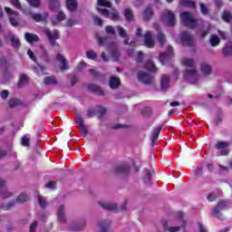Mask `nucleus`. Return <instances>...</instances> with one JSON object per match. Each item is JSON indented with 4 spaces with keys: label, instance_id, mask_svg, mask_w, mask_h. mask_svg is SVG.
<instances>
[{
    "label": "nucleus",
    "instance_id": "f257e3e1",
    "mask_svg": "<svg viewBox=\"0 0 232 232\" xmlns=\"http://www.w3.org/2000/svg\"><path fill=\"white\" fill-rule=\"evenodd\" d=\"M180 19H181V23L182 24H184V26H186L187 28H189L190 30H193V28H197V19H195V17H193V14L191 13H182L180 14Z\"/></svg>",
    "mask_w": 232,
    "mask_h": 232
},
{
    "label": "nucleus",
    "instance_id": "f03ea898",
    "mask_svg": "<svg viewBox=\"0 0 232 232\" xmlns=\"http://www.w3.org/2000/svg\"><path fill=\"white\" fill-rule=\"evenodd\" d=\"M4 10L8 16L11 26L17 28V26H19V21H21V18L19 17V12L14 11L8 6L4 7Z\"/></svg>",
    "mask_w": 232,
    "mask_h": 232
},
{
    "label": "nucleus",
    "instance_id": "7ed1b4c3",
    "mask_svg": "<svg viewBox=\"0 0 232 232\" xmlns=\"http://www.w3.org/2000/svg\"><path fill=\"white\" fill-rule=\"evenodd\" d=\"M229 208V202L227 200H219L216 208L212 210V215L218 220H224V215L220 211H224Z\"/></svg>",
    "mask_w": 232,
    "mask_h": 232
},
{
    "label": "nucleus",
    "instance_id": "20e7f679",
    "mask_svg": "<svg viewBox=\"0 0 232 232\" xmlns=\"http://www.w3.org/2000/svg\"><path fill=\"white\" fill-rule=\"evenodd\" d=\"M43 32L46 35L51 46H59V44H57V39H61L59 30H54L52 32L48 27H44Z\"/></svg>",
    "mask_w": 232,
    "mask_h": 232
},
{
    "label": "nucleus",
    "instance_id": "39448f33",
    "mask_svg": "<svg viewBox=\"0 0 232 232\" xmlns=\"http://www.w3.org/2000/svg\"><path fill=\"white\" fill-rule=\"evenodd\" d=\"M97 12L102 14L103 17L107 19H111V21H119L121 19V15L119 14V11L116 9H112L111 11L109 9H104L101 7H96Z\"/></svg>",
    "mask_w": 232,
    "mask_h": 232
},
{
    "label": "nucleus",
    "instance_id": "423d86ee",
    "mask_svg": "<svg viewBox=\"0 0 232 232\" xmlns=\"http://www.w3.org/2000/svg\"><path fill=\"white\" fill-rule=\"evenodd\" d=\"M96 109L97 110H89L87 111V117L89 119H92V117H95V115H97L98 119L101 120L102 117H104V115H106V111H108L106 107H102L101 105H97Z\"/></svg>",
    "mask_w": 232,
    "mask_h": 232
},
{
    "label": "nucleus",
    "instance_id": "0eeeda50",
    "mask_svg": "<svg viewBox=\"0 0 232 232\" xmlns=\"http://www.w3.org/2000/svg\"><path fill=\"white\" fill-rule=\"evenodd\" d=\"M161 18L164 19L168 26H175V24H177V17L169 9L164 11Z\"/></svg>",
    "mask_w": 232,
    "mask_h": 232
},
{
    "label": "nucleus",
    "instance_id": "6e6552de",
    "mask_svg": "<svg viewBox=\"0 0 232 232\" xmlns=\"http://www.w3.org/2000/svg\"><path fill=\"white\" fill-rule=\"evenodd\" d=\"M180 41L183 44V46H193L194 40L193 35L189 34L188 31H184L180 34Z\"/></svg>",
    "mask_w": 232,
    "mask_h": 232
},
{
    "label": "nucleus",
    "instance_id": "1a4fd4ad",
    "mask_svg": "<svg viewBox=\"0 0 232 232\" xmlns=\"http://www.w3.org/2000/svg\"><path fill=\"white\" fill-rule=\"evenodd\" d=\"M229 146H231V143L229 141L218 140L215 144L216 150H221L220 153L222 156L229 155V150H227Z\"/></svg>",
    "mask_w": 232,
    "mask_h": 232
},
{
    "label": "nucleus",
    "instance_id": "9d476101",
    "mask_svg": "<svg viewBox=\"0 0 232 232\" xmlns=\"http://www.w3.org/2000/svg\"><path fill=\"white\" fill-rule=\"evenodd\" d=\"M183 79H185L188 82H195L197 81V69H187L183 72Z\"/></svg>",
    "mask_w": 232,
    "mask_h": 232
},
{
    "label": "nucleus",
    "instance_id": "9b49d317",
    "mask_svg": "<svg viewBox=\"0 0 232 232\" xmlns=\"http://www.w3.org/2000/svg\"><path fill=\"white\" fill-rule=\"evenodd\" d=\"M138 80L143 84H151L153 82V76L144 71L138 72Z\"/></svg>",
    "mask_w": 232,
    "mask_h": 232
},
{
    "label": "nucleus",
    "instance_id": "f8f14e48",
    "mask_svg": "<svg viewBox=\"0 0 232 232\" xmlns=\"http://www.w3.org/2000/svg\"><path fill=\"white\" fill-rule=\"evenodd\" d=\"M173 57V47L169 45L168 47V53H163L160 54V62L161 64H168L169 61H171V58Z\"/></svg>",
    "mask_w": 232,
    "mask_h": 232
},
{
    "label": "nucleus",
    "instance_id": "ddd939ff",
    "mask_svg": "<svg viewBox=\"0 0 232 232\" xmlns=\"http://www.w3.org/2000/svg\"><path fill=\"white\" fill-rule=\"evenodd\" d=\"M144 45L147 48H155V41L153 40V34L150 31H146L143 34Z\"/></svg>",
    "mask_w": 232,
    "mask_h": 232
},
{
    "label": "nucleus",
    "instance_id": "4468645a",
    "mask_svg": "<svg viewBox=\"0 0 232 232\" xmlns=\"http://www.w3.org/2000/svg\"><path fill=\"white\" fill-rule=\"evenodd\" d=\"M89 92H92V93H96V95H100V97H104V90L101 88V86L91 83L87 86Z\"/></svg>",
    "mask_w": 232,
    "mask_h": 232
},
{
    "label": "nucleus",
    "instance_id": "2eb2a0df",
    "mask_svg": "<svg viewBox=\"0 0 232 232\" xmlns=\"http://www.w3.org/2000/svg\"><path fill=\"white\" fill-rule=\"evenodd\" d=\"M76 124L80 126V133L82 137H86L88 135V128L84 124V119L82 117L76 118Z\"/></svg>",
    "mask_w": 232,
    "mask_h": 232
},
{
    "label": "nucleus",
    "instance_id": "dca6fc26",
    "mask_svg": "<svg viewBox=\"0 0 232 232\" xmlns=\"http://www.w3.org/2000/svg\"><path fill=\"white\" fill-rule=\"evenodd\" d=\"M114 173H121V175H128L130 173V164L121 163L115 169Z\"/></svg>",
    "mask_w": 232,
    "mask_h": 232
},
{
    "label": "nucleus",
    "instance_id": "f3484780",
    "mask_svg": "<svg viewBox=\"0 0 232 232\" xmlns=\"http://www.w3.org/2000/svg\"><path fill=\"white\" fill-rule=\"evenodd\" d=\"M109 86L111 90H119V88H121V78L111 76L109 81Z\"/></svg>",
    "mask_w": 232,
    "mask_h": 232
},
{
    "label": "nucleus",
    "instance_id": "a211bd4d",
    "mask_svg": "<svg viewBox=\"0 0 232 232\" xmlns=\"http://www.w3.org/2000/svg\"><path fill=\"white\" fill-rule=\"evenodd\" d=\"M24 39L31 44L33 43H39L41 41V38H39V35L34 34V33H25L24 34Z\"/></svg>",
    "mask_w": 232,
    "mask_h": 232
},
{
    "label": "nucleus",
    "instance_id": "6ab92c4d",
    "mask_svg": "<svg viewBox=\"0 0 232 232\" xmlns=\"http://www.w3.org/2000/svg\"><path fill=\"white\" fill-rule=\"evenodd\" d=\"M99 204L103 209H106L107 211H117L118 209L117 203L99 202Z\"/></svg>",
    "mask_w": 232,
    "mask_h": 232
},
{
    "label": "nucleus",
    "instance_id": "aec40b11",
    "mask_svg": "<svg viewBox=\"0 0 232 232\" xmlns=\"http://www.w3.org/2000/svg\"><path fill=\"white\" fill-rule=\"evenodd\" d=\"M153 17V8L151 5H148L143 11V21H150Z\"/></svg>",
    "mask_w": 232,
    "mask_h": 232
},
{
    "label": "nucleus",
    "instance_id": "412c9836",
    "mask_svg": "<svg viewBox=\"0 0 232 232\" xmlns=\"http://www.w3.org/2000/svg\"><path fill=\"white\" fill-rule=\"evenodd\" d=\"M57 61H60V63L63 64L61 67V71L64 72L66 70H70V67L68 66V61H66V58L61 53L57 54Z\"/></svg>",
    "mask_w": 232,
    "mask_h": 232
},
{
    "label": "nucleus",
    "instance_id": "4be33fe9",
    "mask_svg": "<svg viewBox=\"0 0 232 232\" xmlns=\"http://www.w3.org/2000/svg\"><path fill=\"white\" fill-rule=\"evenodd\" d=\"M9 39H10L11 44L14 50L17 51V50H19V48H21V40H19V38H16L15 35H14V34H11L9 36Z\"/></svg>",
    "mask_w": 232,
    "mask_h": 232
},
{
    "label": "nucleus",
    "instance_id": "5701e85b",
    "mask_svg": "<svg viewBox=\"0 0 232 232\" xmlns=\"http://www.w3.org/2000/svg\"><path fill=\"white\" fill-rule=\"evenodd\" d=\"M161 90H168L169 88V75L163 74L160 81Z\"/></svg>",
    "mask_w": 232,
    "mask_h": 232
},
{
    "label": "nucleus",
    "instance_id": "b1692460",
    "mask_svg": "<svg viewBox=\"0 0 232 232\" xmlns=\"http://www.w3.org/2000/svg\"><path fill=\"white\" fill-rule=\"evenodd\" d=\"M58 220L64 224L66 222V217L64 216V205H61L57 212Z\"/></svg>",
    "mask_w": 232,
    "mask_h": 232
},
{
    "label": "nucleus",
    "instance_id": "393cba45",
    "mask_svg": "<svg viewBox=\"0 0 232 232\" xmlns=\"http://www.w3.org/2000/svg\"><path fill=\"white\" fill-rule=\"evenodd\" d=\"M78 6L79 5L77 4V0H66V7L69 12H75Z\"/></svg>",
    "mask_w": 232,
    "mask_h": 232
},
{
    "label": "nucleus",
    "instance_id": "a878e982",
    "mask_svg": "<svg viewBox=\"0 0 232 232\" xmlns=\"http://www.w3.org/2000/svg\"><path fill=\"white\" fill-rule=\"evenodd\" d=\"M162 128H163V126H160V127L153 129V131H152V134L150 137V140H151L152 144H153V142H155V140H157V139H159V135H160V131H162Z\"/></svg>",
    "mask_w": 232,
    "mask_h": 232
},
{
    "label": "nucleus",
    "instance_id": "bb28decb",
    "mask_svg": "<svg viewBox=\"0 0 232 232\" xmlns=\"http://www.w3.org/2000/svg\"><path fill=\"white\" fill-rule=\"evenodd\" d=\"M44 84L55 86L58 84L57 78L55 76H47L44 79Z\"/></svg>",
    "mask_w": 232,
    "mask_h": 232
},
{
    "label": "nucleus",
    "instance_id": "cd10ccee",
    "mask_svg": "<svg viewBox=\"0 0 232 232\" xmlns=\"http://www.w3.org/2000/svg\"><path fill=\"white\" fill-rule=\"evenodd\" d=\"M124 15L128 23H131L132 21H135V16L133 15V11H131V9L130 8L125 9Z\"/></svg>",
    "mask_w": 232,
    "mask_h": 232
},
{
    "label": "nucleus",
    "instance_id": "c85d7f7f",
    "mask_svg": "<svg viewBox=\"0 0 232 232\" xmlns=\"http://www.w3.org/2000/svg\"><path fill=\"white\" fill-rule=\"evenodd\" d=\"M223 55L225 57H229L232 55V43L228 42L223 48Z\"/></svg>",
    "mask_w": 232,
    "mask_h": 232
},
{
    "label": "nucleus",
    "instance_id": "c756f323",
    "mask_svg": "<svg viewBox=\"0 0 232 232\" xmlns=\"http://www.w3.org/2000/svg\"><path fill=\"white\" fill-rule=\"evenodd\" d=\"M110 226H111V222L110 220H103L100 223L101 231L100 232H108L110 229Z\"/></svg>",
    "mask_w": 232,
    "mask_h": 232
},
{
    "label": "nucleus",
    "instance_id": "7c9ffc66",
    "mask_svg": "<svg viewBox=\"0 0 232 232\" xmlns=\"http://www.w3.org/2000/svg\"><path fill=\"white\" fill-rule=\"evenodd\" d=\"M30 78H28V75L26 74H21L19 81H18V88H23L25 84H28V81Z\"/></svg>",
    "mask_w": 232,
    "mask_h": 232
},
{
    "label": "nucleus",
    "instance_id": "2f4dec72",
    "mask_svg": "<svg viewBox=\"0 0 232 232\" xmlns=\"http://www.w3.org/2000/svg\"><path fill=\"white\" fill-rule=\"evenodd\" d=\"M145 69L148 70V72H151L152 73H155V72H157V67L155 66V63L150 60H148L145 63Z\"/></svg>",
    "mask_w": 232,
    "mask_h": 232
},
{
    "label": "nucleus",
    "instance_id": "473e14b6",
    "mask_svg": "<svg viewBox=\"0 0 232 232\" xmlns=\"http://www.w3.org/2000/svg\"><path fill=\"white\" fill-rule=\"evenodd\" d=\"M211 65L206 63H201V72L204 75H209V73H211Z\"/></svg>",
    "mask_w": 232,
    "mask_h": 232
},
{
    "label": "nucleus",
    "instance_id": "72a5a7b5",
    "mask_svg": "<svg viewBox=\"0 0 232 232\" xmlns=\"http://www.w3.org/2000/svg\"><path fill=\"white\" fill-rule=\"evenodd\" d=\"M89 72H90L91 75L93 77V79H99V80L104 79V74L99 72L95 69H90Z\"/></svg>",
    "mask_w": 232,
    "mask_h": 232
},
{
    "label": "nucleus",
    "instance_id": "f704fd0d",
    "mask_svg": "<svg viewBox=\"0 0 232 232\" xmlns=\"http://www.w3.org/2000/svg\"><path fill=\"white\" fill-rule=\"evenodd\" d=\"M143 182L150 184L151 182V170L148 168L145 169V175L143 177Z\"/></svg>",
    "mask_w": 232,
    "mask_h": 232
},
{
    "label": "nucleus",
    "instance_id": "c9c22d12",
    "mask_svg": "<svg viewBox=\"0 0 232 232\" xmlns=\"http://www.w3.org/2000/svg\"><path fill=\"white\" fill-rule=\"evenodd\" d=\"M179 6H188V8H196L197 5L195 2H191L189 0H180Z\"/></svg>",
    "mask_w": 232,
    "mask_h": 232
},
{
    "label": "nucleus",
    "instance_id": "e433bc0d",
    "mask_svg": "<svg viewBox=\"0 0 232 232\" xmlns=\"http://www.w3.org/2000/svg\"><path fill=\"white\" fill-rule=\"evenodd\" d=\"M210 44L211 46H218L220 44V38L218 35L212 34L210 37Z\"/></svg>",
    "mask_w": 232,
    "mask_h": 232
},
{
    "label": "nucleus",
    "instance_id": "4c0bfd02",
    "mask_svg": "<svg viewBox=\"0 0 232 232\" xmlns=\"http://www.w3.org/2000/svg\"><path fill=\"white\" fill-rule=\"evenodd\" d=\"M98 6H104L105 8H111V2L108 0H97Z\"/></svg>",
    "mask_w": 232,
    "mask_h": 232
},
{
    "label": "nucleus",
    "instance_id": "58836bf2",
    "mask_svg": "<svg viewBox=\"0 0 232 232\" xmlns=\"http://www.w3.org/2000/svg\"><path fill=\"white\" fill-rule=\"evenodd\" d=\"M221 17L225 23H229L230 21H232V14L227 11H225L222 14Z\"/></svg>",
    "mask_w": 232,
    "mask_h": 232
},
{
    "label": "nucleus",
    "instance_id": "ea45409f",
    "mask_svg": "<svg viewBox=\"0 0 232 232\" xmlns=\"http://www.w3.org/2000/svg\"><path fill=\"white\" fill-rule=\"evenodd\" d=\"M8 104H9L10 108H16V106H20L21 100H19V99H11V100H9Z\"/></svg>",
    "mask_w": 232,
    "mask_h": 232
},
{
    "label": "nucleus",
    "instance_id": "a19ab883",
    "mask_svg": "<svg viewBox=\"0 0 232 232\" xmlns=\"http://www.w3.org/2000/svg\"><path fill=\"white\" fill-rule=\"evenodd\" d=\"M16 202H18L19 204H22L23 202H28V196L24 193H21L16 198Z\"/></svg>",
    "mask_w": 232,
    "mask_h": 232
},
{
    "label": "nucleus",
    "instance_id": "79ce46f5",
    "mask_svg": "<svg viewBox=\"0 0 232 232\" xmlns=\"http://www.w3.org/2000/svg\"><path fill=\"white\" fill-rule=\"evenodd\" d=\"M184 66H187V68H193L195 66V60L194 59H185L183 60Z\"/></svg>",
    "mask_w": 232,
    "mask_h": 232
},
{
    "label": "nucleus",
    "instance_id": "37998d69",
    "mask_svg": "<svg viewBox=\"0 0 232 232\" xmlns=\"http://www.w3.org/2000/svg\"><path fill=\"white\" fill-rule=\"evenodd\" d=\"M158 41L160 44V46H164V43L166 41V34H164L162 32L158 33Z\"/></svg>",
    "mask_w": 232,
    "mask_h": 232
},
{
    "label": "nucleus",
    "instance_id": "c03bdc74",
    "mask_svg": "<svg viewBox=\"0 0 232 232\" xmlns=\"http://www.w3.org/2000/svg\"><path fill=\"white\" fill-rule=\"evenodd\" d=\"M117 30L119 32L120 37H122L123 39H126V37H128V33L124 30V27L119 25L117 27Z\"/></svg>",
    "mask_w": 232,
    "mask_h": 232
},
{
    "label": "nucleus",
    "instance_id": "a18cd8bd",
    "mask_svg": "<svg viewBox=\"0 0 232 232\" xmlns=\"http://www.w3.org/2000/svg\"><path fill=\"white\" fill-rule=\"evenodd\" d=\"M33 8H39L41 6V0H26Z\"/></svg>",
    "mask_w": 232,
    "mask_h": 232
},
{
    "label": "nucleus",
    "instance_id": "49530a36",
    "mask_svg": "<svg viewBox=\"0 0 232 232\" xmlns=\"http://www.w3.org/2000/svg\"><path fill=\"white\" fill-rule=\"evenodd\" d=\"M87 59H91L92 61H95L97 59V53L93 51H87L86 52Z\"/></svg>",
    "mask_w": 232,
    "mask_h": 232
},
{
    "label": "nucleus",
    "instance_id": "de8ad7c7",
    "mask_svg": "<svg viewBox=\"0 0 232 232\" xmlns=\"http://www.w3.org/2000/svg\"><path fill=\"white\" fill-rule=\"evenodd\" d=\"M10 3L17 10H22L23 9V5H21V1H19V0H10Z\"/></svg>",
    "mask_w": 232,
    "mask_h": 232
},
{
    "label": "nucleus",
    "instance_id": "09e8293b",
    "mask_svg": "<svg viewBox=\"0 0 232 232\" xmlns=\"http://www.w3.org/2000/svg\"><path fill=\"white\" fill-rule=\"evenodd\" d=\"M85 226H86V223H84V221H82L81 226L72 225L71 227V230L72 231H81V229H84Z\"/></svg>",
    "mask_w": 232,
    "mask_h": 232
},
{
    "label": "nucleus",
    "instance_id": "8fccbe9b",
    "mask_svg": "<svg viewBox=\"0 0 232 232\" xmlns=\"http://www.w3.org/2000/svg\"><path fill=\"white\" fill-rule=\"evenodd\" d=\"M15 206V201H10L6 206L2 205L1 208L4 209L5 211H8L9 209H12Z\"/></svg>",
    "mask_w": 232,
    "mask_h": 232
},
{
    "label": "nucleus",
    "instance_id": "3c124183",
    "mask_svg": "<svg viewBox=\"0 0 232 232\" xmlns=\"http://www.w3.org/2000/svg\"><path fill=\"white\" fill-rule=\"evenodd\" d=\"M38 203L42 209H44L46 206H48V202H46L41 196L38 197Z\"/></svg>",
    "mask_w": 232,
    "mask_h": 232
},
{
    "label": "nucleus",
    "instance_id": "603ef678",
    "mask_svg": "<svg viewBox=\"0 0 232 232\" xmlns=\"http://www.w3.org/2000/svg\"><path fill=\"white\" fill-rule=\"evenodd\" d=\"M200 12L203 15H208L209 14V9L204 4H200Z\"/></svg>",
    "mask_w": 232,
    "mask_h": 232
},
{
    "label": "nucleus",
    "instance_id": "864d4df0",
    "mask_svg": "<svg viewBox=\"0 0 232 232\" xmlns=\"http://www.w3.org/2000/svg\"><path fill=\"white\" fill-rule=\"evenodd\" d=\"M32 19L35 21V23H41L43 21V14H33Z\"/></svg>",
    "mask_w": 232,
    "mask_h": 232
},
{
    "label": "nucleus",
    "instance_id": "5fc2aeb1",
    "mask_svg": "<svg viewBox=\"0 0 232 232\" xmlns=\"http://www.w3.org/2000/svg\"><path fill=\"white\" fill-rule=\"evenodd\" d=\"M106 34H109L110 35H115V28L111 25H107L105 27Z\"/></svg>",
    "mask_w": 232,
    "mask_h": 232
},
{
    "label": "nucleus",
    "instance_id": "6e6d98bb",
    "mask_svg": "<svg viewBox=\"0 0 232 232\" xmlns=\"http://www.w3.org/2000/svg\"><path fill=\"white\" fill-rule=\"evenodd\" d=\"M1 198H3V200L6 199V198H10V197H12V192H9L8 190H6V188L4 190V192L0 195Z\"/></svg>",
    "mask_w": 232,
    "mask_h": 232
},
{
    "label": "nucleus",
    "instance_id": "4d7b16f0",
    "mask_svg": "<svg viewBox=\"0 0 232 232\" xmlns=\"http://www.w3.org/2000/svg\"><path fill=\"white\" fill-rule=\"evenodd\" d=\"M92 18H93L95 24H97L98 26H102V19H101V17L93 14Z\"/></svg>",
    "mask_w": 232,
    "mask_h": 232
},
{
    "label": "nucleus",
    "instance_id": "13d9d810",
    "mask_svg": "<svg viewBox=\"0 0 232 232\" xmlns=\"http://www.w3.org/2000/svg\"><path fill=\"white\" fill-rule=\"evenodd\" d=\"M6 189V181L0 179V195Z\"/></svg>",
    "mask_w": 232,
    "mask_h": 232
},
{
    "label": "nucleus",
    "instance_id": "bf43d9fd",
    "mask_svg": "<svg viewBox=\"0 0 232 232\" xmlns=\"http://www.w3.org/2000/svg\"><path fill=\"white\" fill-rule=\"evenodd\" d=\"M50 4L49 6L51 10H53V8H57L59 6V0H49Z\"/></svg>",
    "mask_w": 232,
    "mask_h": 232
},
{
    "label": "nucleus",
    "instance_id": "052dcab7",
    "mask_svg": "<svg viewBox=\"0 0 232 232\" xmlns=\"http://www.w3.org/2000/svg\"><path fill=\"white\" fill-rule=\"evenodd\" d=\"M66 19V14L63 11L58 12V15H56V20L64 21Z\"/></svg>",
    "mask_w": 232,
    "mask_h": 232
},
{
    "label": "nucleus",
    "instance_id": "680f3d73",
    "mask_svg": "<svg viewBox=\"0 0 232 232\" xmlns=\"http://www.w3.org/2000/svg\"><path fill=\"white\" fill-rule=\"evenodd\" d=\"M22 146H30V138L26 137V136H24L22 138Z\"/></svg>",
    "mask_w": 232,
    "mask_h": 232
},
{
    "label": "nucleus",
    "instance_id": "e2e57ef3",
    "mask_svg": "<svg viewBox=\"0 0 232 232\" xmlns=\"http://www.w3.org/2000/svg\"><path fill=\"white\" fill-rule=\"evenodd\" d=\"M207 198L209 202H215V200H217V195H215V193L211 192L208 195Z\"/></svg>",
    "mask_w": 232,
    "mask_h": 232
},
{
    "label": "nucleus",
    "instance_id": "0e129e2a",
    "mask_svg": "<svg viewBox=\"0 0 232 232\" xmlns=\"http://www.w3.org/2000/svg\"><path fill=\"white\" fill-rule=\"evenodd\" d=\"M8 95H10V92L6 90H4L2 91L1 92V98L4 100V101H6V99H8Z\"/></svg>",
    "mask_w": 232,
    "mask_h": 232
},
{
    "label": "nucleus",
    "instance_id": "69168bd1",
    "mask_svg": "<svg viewBox=\"0 0 232 232\" xmlns=\"http://www.w3.org/2000/svg\"><path fill=\"white\" fill-rule=\"evenodd\" d=\"M37 226H39V223L37 221L33 222L29 227V231L35 232V227H37Z\"/></svg>",
    "mask_w": 232,
    "mask_h": 232
},
{
    "label": "nucleus",
    "instance_id": "338daca9",
    "mask_svg": "<svg viewBox=\"0 0 232 232\" xmlns=\"http://www.w3.org/2000/svg\"><path fill=\"white\" fill-rule=\"evenodd\" d=\"M143 57H144V53H142V52H139L138 55H137V58H136V61L138 63H142Z\"/></svg>",
    "mask_w": 232,
    "mask_h": 232
},
{
    "label": "nucleus",
    "instance_id": "774afa93",
    "mask_svg": "<svg viewBox=\"0 0 232 232\" xmlns=\"http://www.w3.org/2000/svg\"><path fill=\"white\" fill-rule=\"evenodd\" d=\"M169 232H178V231H180V227H170L168 228Z\"/></svg>",
    "mask_w": 232,
    "mask_h": 232
}]
</instances>
